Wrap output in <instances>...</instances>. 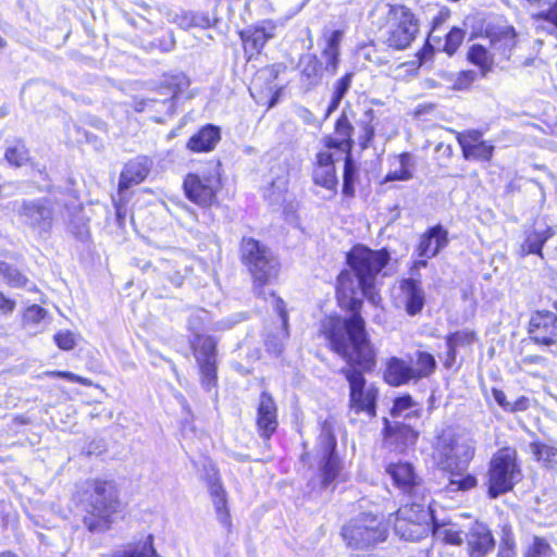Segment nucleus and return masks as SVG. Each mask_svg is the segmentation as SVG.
<instances>
[{
  "label": "nucleus",
  "instance_id": "nucleus-1",
  "mask_svg": "<svg viewBox=\"0 0 557 557\" xmlns=\"http://www.w3.org/2000/svg\"><path fill=\"white\" fill-rule=\"evenodd\" d=\"M389 261L385 249L372 250L357 245L347 253L349 270H344L337 277V299L342 308L350 311V317L329 318L323 322V333L332 350L343 357L347 367L341 369L349 384V407L356 413L366 412L370 417L376 413L379 391L374 384H368L363 370L375 363V352L366 332V322L359 310L362 297L377 305L381 300L376 292L377 277Z\"/></svg>",
  "mask_w": 557,
  "mask_h": 557
},
{
  "label": "nucleus",
  "instance_id": "nucleus-2",
  "mask_svg": "<svg viewBox=\"0 0 557 557\" xmlns=\"http://www.w3.org/2000/svg\"><path fill=\"white\" fill-rule=\"evenodd\" d=\"M84 525L92 533L111 528L112 517L119 508L117 488L113 481L92 480L88 482L84 499Z\"/></svg>",
  "mask_w": 557,
  "mask_h": 557
},
{
  "label": "nucleus",
  "instance_id": "nucleus-3",
  "mask_svg": "<svg viewBox=\"0 0 557 557\" xmlns=\"http://www.w3.org/2000/svg\"><path fill=\"white\" fill-rule=\"evenodd\" d=\"M438 465L450 474L446 486L448 492L469 491L473 488L478 480L472 474H463L473 450L468 444L454 440L442 438L438 443Z\"/></svg>",
  "mask_w": 557,
  "mask_h": 557
},
{
  "label": "nucleus",
  "instance_id": "nucleus-4",
  "mask_svg": "<svg viewBox=\"0 0 557 557\" xmlns=\"http://www.w3.org/2000/svg\"><path fill=\"white\" fill-rule=\"evenodd\" d=\"M243 263L253 277V290L267 299L264 287L277 276L280 264L273 252L253 238H244L240 245Z\"/></svg>",
  "mask_w": 557,
  "mask_h": 557
},
{
  "label": "nucleus",
  "instance_id": "nucleus-5",
  "mask_svg": "<svg viewBox=\"0 0 557 557\" xmlns=\"http://www.w3.org/2000/svg\"><path fill=\"white\" fill-rule=\"evenodd\" d=\"M18 222L39 237H48L58 216L57 203L48 197L24 198L14 203Z\"/></svg>",
  "mask_w": 557,
  "mask_h": 557
},
{
  "label": "nucleus",
  "instance_id": "nucleus-6",
  "mask_svg": "<svg viewBox=\"0 0 557 557\" xmlns=\"http://www.w3.org/2000/svg\"><path fill=\"white\" fill-rule=\"evenodd\" d=\"M419 32V22L413 12L404 4H388L383 44L394 50L411 46Z\"/></svg>",
  "mask_w": 557,
  "mask_h": 557
},
{
  "label": "nucleus",
  "instance_id": "nucleus-7",
  "mask_svg": "<svg viewBox=\"0 0 557 557\" xmlns=\"http://www.w3.org/2000/svg\"><path fill=\"white\" fill-rule=\"evenodd\" d=\"M520 476L516 450L509 447L498 450L490 461L487 473L490 498H497L511 491Z\"/></svg>",
  "mask_w": 557,
  "mask_h": 557
},
{
  "label": "nucleus",
  "instance_id": "nucleus-8",
  "mask_svg": "<svg viewBox=\"0 0 557 557\" xmlns=\"http://www.w3.org/2000/svg\"><path fill=\"white\" fill-rule=\"evenodd\" d=\"M434 519L429 505L412 502L397 510L394 529L401 539L414 542L431 532Z\"/></svg>",
  "mask_w": 557,
  "mask_h": 557
},
{
  "label": "nucleus",
  "instance_id": "nucleus-9",
  "mask_svg": "<svg viewBox=\"0 0 557 557\" xmlns=\"http://www.w3.org/2000/svg\"><path fill=\"white\" fill-rule=\"evenodd\" d=\"M347 545L363 549L385 541L387 528L383 519L372 513H361L343 528Z\"/></svg>",
  "mask_w": 557,
  "mask_h": 557
},
{
  "label": "nucleus",
  "instance_id": "nucleus-10",
  "mask_svg": "<svg viewBox=\"0 0 557 557\" xmlns=\"http://www.w3.org/2000/svg\"><path fill=\"white\" fill-rule=\"evenodd\" d=\"M336 437L331 426L325 422L322 425L318 438L317 450L321 459L322 485L327 487L338 475L341 466L339 459L335 454Z\"/></svg>",
  "mask_w": 557,
  "mask_h": 557
},
{
  "label": "nucleus",
  "instance_id": "nucleus-11",
  "mask_svg": "<svg viewBox=\"0 0 557 557\" xmlns=\"http://www.w3.org/2000/svg\"><path fill=\"white\" fill-rule=\"evenodd\" d=\"M193 347L202 385L210 391L216 382V342L212 336L197 335V342L193 343Z\"/></svg>",
  "mask_w": 557,
  "mask_h": 557
},
{
  "label": "nucleus",
  "instance_id": "nucleus-12",
  "mask_svg": "<svg viewBox=\"0 0 557 557\" xmlns=\"http://www.w3.org/2000/svg\"><path fill=\"white\" fill-rule=\"evenodd\" d=\"M385 471L404 494L417 499L424 497L425 487L411 463L392 462L386 466Z\"/></svg>",
  "mask_w": 557,
  "mask_h": 557
},
{
  "label": "nucleus",
  "instance_id": "nucleus-13",
  "mask_svg": "<svg viewBox=\"0 0 557 557\" xmlns=\"http://www.w3.org/2000/svg\"><path fill=\"white\" fill-rule=\"evenodd\" d=\"M183 186L190 201L201 207H208L215 200L219 180L215 176L188 174L184 180Z\"/></svg>",
  "mask_w": 557,
  "mask_h": 557
},
{
  "label": "nucleus",
  "instance_id": "nucleus-14",
  "mask_svg": "<svg viewBox=\"0 0 557 557\" xmlns=\"http://www.w3.org/2000/svg\"><path fill=\"white\" fill-rule=\"evenodd\" d=\"M530 338L544 346L557 344V313L552 311H536L529 321Z\"/></svg>",
  "mask_w": 557,
  "mask_h": 557
},
{
  "label": "nucleus",
  "instance_id": "nucleus-15",
  "mask_svg": "<svg viewBox=\"0 0 557 557\" xmlns=\"http://www.w3.org/2000/svg\"><path fill=\"white\" fill-rule=\"evenodd\" d=\"M465 540L470 557H485L495 546L491 530L479 521L471 523L465 531Z\"/></svg>",
  "mask_w": 557,
  "mask_h": 557
},
{
  "label": "nucleus",
  "instance_id": "nucleus-16",
  "mask_svg": "<svg viewBox=\"0 0 557 557\" xmlns=\"http://www.w3.org/2000/svg\"><path fill=\"white\" fill-rule=\"evenodd\" d=\"M486 38L495 55H499L505 60L510 58L511 51L517 44L516 32L511 26L488 27L486 29Z\"/></svg>",
  "mask_w": 557,
  "mask_h": 557
},
{
  "label": "nucleus",
  "instance_id": "nucleus-17",
  "mask_svg": "<svg viewBox=\"0 0 557 557\" xmlns=\"http://www.w3.org/2000/svg\"><path fill=\"white\" fill-rule=\"evenodd\" d=\"M299 84L305 91H311L319 86L323 78V64L314 54H304L298 62Z\"/></svg>",
  "mask_w": 557,
  "mask_h": 557
},
{
  "label": "nucleus",
  "instance_id": "nucleus-18",
  "mask_svg": "<svg viewBox=\"0 0 557 557\" xmlns=\"http://www.w3.org/2000/svg\"><path fill=\"white\" fill-rule=\"evenodd\" d=\"M448 244V232L442 225L429 228L418 245L419 257L431 259L435 257Z\"/></svg>",
  "mask_w": 557,
  "mask_h": 557
},
{
  "label": "nucleus",
  "instance_id": "nucleus-19",
  "mask_svg": "<svg viewBox=\"0 0 557 557\" xmlns=\"http://www.w3.org/2000/svg\"><path fill=\"white\" fill-rule=\"evenodd\" d=\"M269 295L273 298L275 310L281 318L282 329L277 331V333L275 334L268 335L265 339V347L270 354L274 356H280L284 349L285 341L289 336L288 315L284 301L281 298L276 297L272 292L269 293Z\"/></svg>",
  "mask_w": 557,
  "mask_h": 557
},
{
  "label": "nucleus",
  "instance_id": "nucleus-20",
  "mask_svg": "<svg viewBox=\"0 0 557 557\" xmlns=\"http://www.w3.org/2000/svg\"><path fill=\"white\" fill-rule=\"evenodd\" d=\"M257 425L262 437L269 440L276 430V405L267 392L260 395Z\"/></svg>",
  "mask_w": 557,
  "mask_h": 557
},
{
  "label": "nucleus",
  "instance_id": "nucleus-21",
  "mask_svg": "<svg viewBox=\"0 0 557 557\" xmlns=\"http://www.w3.org/2000/svg\"><path fill=\"white\" fill-rule=\"evenodd\" d=\"M151 161L147 157H138L131 160L121 173L119 187L127 189L132 185L141 183L149 174Z\"/></svg>",
  "mask_w": 557,
  "mask_h": 557
},
{
  "label": "nucleus",
  "instance_id": "nucleus-22",
  "mask_svg": "<svg viewBox=\"0 0 557 557\" xmlns=\"http://www.w3.org/2000/svg\"><path fill=\"white\" fill-rule=\"evenodd\" d=\"M404 305L409 315H416L424 306V290L419 281L406 278L400 282Z\"/></svg>",
  "mask_w": 557,
  "mask_h": 557
},
{
  "label": "nucleus",
  "instance_id": "nucleus-23",
  "mask_svg": "<svg viewBox=\"0 0 557 557\" xmlns=\"http://www.w3.org/2000/svg\"><path fill=\"white\" fill-rule=\"evenodd\" d=\"M384 377L389 385L400 386L417 379V371L406 361L393 357L387 362Z\"/></svg>",
  "mask_w": 557,
  "mask_h": 557
},
{
  "label": "nucleus",
  "instance_id": "nucleus-24",
  "mask_svg": "<svg viewBox=\"0 0 557 557\" xmlns=\"http://www.w3.org/2000/svg\"><path fill=\"white\" fill-rule=\"evenodd\" d=\"M220 139V128L212 124H208L189 138L187 141V148L194 152H208L215 148Z\"/></svg>",
  "mask_w": 557,
  "mask_h": 557
},
{
  "label": "nucleus",
  "instance_id": "nucleus-25",
  "mask_svg": "<svg viewBox=\"0 0 557 557\" xmlns=\"http://www.w3.org/2000/svg\"><path fill=\"white\" fill-rule=\"evenodd\" d=\"M354 127L349 122L345 112L341 114L335 123V135L336 137H326L325 146L331 149H338L342 151H350L352 148V135Z\"/></svg>",
  "mask_w": 557,
  "mask_h": 557
},
{
  "label": "nucleus",
  "instance_id": "nucleus-26",
  "mask_svg": "<svg viewBox=\"0 0 557 557\" xmlns=\"http://www.w3.org/2000/svg\"><path fill=\"white\" fill-rule=\"evenodd\" d=\"M384 433L388 441L396 443L399 447L413 445L418 438V433L408 424L400 421L391 423L387 419H385Z\"/></svg>",
  "mask_w": 557,
  "mask_h": 557
},
{
  "label": "nucleus",
  "instance_id": "nucleus-27",
  "mask_svg": "<svg viewBox=\"0 0 557 557\" xmlns=\"http://www.w3.org/2000/svg\"><path fill=\"white\" fill-rule=\"evenodd\" d=\"M392 166L394 169L386 174L384 182L409 181L413 177L416 158L409 152H403L395 157Z\"/></svg>",
  "mask_w": 557,
  "mask_h": 557
},
{
  "label": "nucleus",
  "instance_id": "nucleus-28",
  "mask_svg": "<svg viewBox=\"0 0 557 557\" xmlns=\"http://www.w3.org/2000/svg\"><path fill=\"white\" fill-rule=\"evenodd\" d=\"M275 26L267 23L242 33L243 41L246 46L259 51L264 47L267 41L274 37Z\"/></svg>",
  "mask_w": 557,
  "mask_h": 557
},
{
  "label": "nucleus",
  "instance_id": "nucleus-29",
  "mask_svg": "<svg viewBox=\"0 0 557 557\" xmlns=\"http://www.w3.org/2000/svg\"><path fill=\"white\" fill-rule=\"evenodd\" d=\"M552 236L550 230H534L527 233L524 242L520 245L518 255L525 257L530 253H542V247L545 242Z\"/></svg>",
  "mask_w": 557,
  "mask_h": 557
},
{
  "label": "nucleus",
  "instance_id": "nucleus-30",
  "mask_svg": "<svg viewBox=\"0 0 557 557\" xmlns=\"http://www.w3.org/2000/svg\"><path fill=\"white\" fill-rule=\"evenodd\" d=\"M475 339V333L467 329L450 333L446 337L448 360L455 361L457 349L472 345Z\"/></svg>",
  "mask_w": 557,
  "mask_h": 557
},
{
  "label": "nucleus",
  "instance_id": "nucleus-31",
  "mask_svg": "<svg viewBox=\"0 0 557 557\" xmlns=\"http://www.w3.org/2000/svg\"><path fill=\"white\" fill-rule=\"evenodd\" d=\"M495 57L493 50L490 51L487 47L481 44L471 46L468 51L469 61L479 66L483 75L492 70Z\"/></svg>",
  "mask_w": 557,
  "mask_h": 557
},
{
  "label": "nucleus",
  "instance_id": "nucleus-32",
  "mask_svg": "<svg viewBox=\"0 0 557 557\" xmlns=\"http://www.w3.org/2000/svg\"><path fill=\"white\" fill-rule=\"evenodd\" d=\"M431 532L446 544L461 545L465 541V532L451 523H438L436 518L433 521Z\"/></svg>",
  "mask_w": 557,
  "mask_h": 557
},
{
  "label": "nucleus",
  "instance_id": "nucleus-33",
  "mask_svg": "<svg viewBox=\"0 0 557 557\" xmlns=\"http://www.w3.org/2000/svg\"><path fill=\"white\" fill-rule=\"evenodd\" d=\"M533 20L537 34L546 33L555 36L557 30V0L549 9L533 15Z\"/></svg>",
  "mask_w": 557,
  "mask_h": 557
},
{
  "label": "nucleus",
  "instance_id": "nucleus-34",
  "mask_svg": "<svg viewBox=\"0 0 557 557\" xmlns=\"http://www.w3.org/2000/svg\"><path fill=\"white\" fill-rule=\"evenodd\" d=\"M419 411V405L413 401L410 395H404L394 400L391 416L394 419H411L416 418Z\"/></svg>",
  "mask_w": 557,
  "mask_h": 557
},
{
  "label": "nucleus",
  "instance_id": "nucleus-35",
  "mask_svg": "<svg viewBox=\"0 0 557 557\" xmlns=\"http://www.w3.org/2000/svg\"><path fill=\"white\" fill-rule=\"evenodd\" d=\"M374 111L368 109L363 112L360 119L357 121V126L361 129L362 134L359 137V145L362 149H367L374 138L375 126H374Z\"/></svg>",
  "mask_w": 557,
  "mask_h": 557
},
{
  "label": "nucleus",
  "instance_id": "nucleus-36",
  "mask_svg": "<svg viewBox=\"0 0 557 557\" xmlns=\"http://www.w3.org/2000/svg\"><path fill=\"white\" fill-rule=\"evenodd\" d=\"M354 73H346L334 85V91L326 109L324 119H327L339 106L341 101L350 88Z\"/></svg>",
  "mask_w": 557,
  "mask_h": 557
},
{
  "label": "nucleus",
  "instance_id": "nucleus-37",
  "mask_svg": "<svg viewBox=\"0 0 557 557\" xmlns=\"http://www.w3.org/2000/svg\"><path fill=\"white\" fill-rule=\"evenodd\" d=\"M531 453L535 459L546 468H554L557 465V448L544 443H532Z\"/></svg>",
  "mask_w": 557,
  "mask_h": 557
},
{
  "label": "nucleus",
  "instance_id": "nucleus-38",
  "mask_svg": "<svg viewBox=\"0 0 557 557\" xmlns=\"http://www.w3.org/2000/svg\"><path fill=\"white\" fill-rule=\"evenodd\" d=\"M312 180L315 185L321 186L332 194H335L337 187V177L335 166L322 168L315 166L312 173Z\"/></svg>",
  "mask_w": 557,
  "mask_h": 557
},
{
  "label": "nucleus",
  "instance_id": "nucleus-39",
  "mask_svg": "<svg viewBox=\"0 0 557 557\" xmlns=\"http://www.w3.org/2000/svg\"><path fill=\"white\" fill-rule=\"evenodd\" d=\"M157 269L172 285L180 287L183 284L184 274L176 260H160Z\"/></svg>",
  "mask_w": 557,
  "mask_h": 557
},
{
  "label": "nucleus",
  "instance_id": "nucleus-40",
  "mask_svg": "<svg viewBox=\"0 0 557 557\" xmlns=\"http://www.w3.org/2000/svg\"><path fill=\"white\" fill-rule=\"evenodd\" d=\"M516 540L513 532L509 525L502 529L500 544L497 557H516Z\"/></svg>",
  "mask_w": 557,
  "mask_h": 557
},
{
  "label": "nucleus",
  "instance_id": "nucleus-41",
  "mask_svg": "<svg viewBox=\"0 0 557 557\" xmlns=\"http://www.w3.org/2000/svg\"><path fill=\"white\" fill-rule=\"evenodd\" d=\"M152 541V535H149L147 540L134 550H116L113 557H159L153 548Z\"/></svg>",
  "mask_w": 557,
  "mask_h": 557
},
{
  "label": "nucleus",
  "instance_id": "nucleus-42",
  "mask_svg": "<svg viewBox=\"0 0 557 557\" xmlns=\"http://www.w3.org/2000/svg\"><path fill=\"white\" fill-rule=\"evenodd\" d=\"M554 549L549 543L540 536H534L532 544L524 553V557H553Z\"/></svg>",
  "mask_w": 557,
  "mask_h": 557
},
{
  "label": "nucleus",
  "instance_id": "nucleus-43",
  "mask_svg": "<svg viewBox=\"0 0 557 557\" xmlns=\"http://www.w3.org/2000/svg\"><path fill=\"white\" fill-rule=\"evenodd\" d=\"M494 152V146L487 141H482L474 146L472 149L463 152V158L467 160L490 161Z\"/></svg>",
  "mask_w": 557,
  "mask_h": 557
},
{
  "label": "nucleus",
  "instance_id": "nucleus-44",
  "mask_svg": "<svg viewBox=\"0 0 557 557\" xmlns=\"http://www.w3.org/2000/svg\"><path fill=\"white\" fill-rule=\"evenodd\" d=\"M417 366L418 368L414 370L417 371V379H420L429 376L434 372L436 368V361L431 354L419 351L417 356Z\"/></svg>",
  "mask_w": 557,
  "mask_h": 557
},
{
  "label": "nucleus",
  "instance_id": "nucleus-45",
  "mask_svg": "<svg viewBox=\"0 0 557 557\" xmlns=\"http://www.w3.org/2000/svg\"><path fill=\"white\" fill-rule=\"evenodd\" d=\"M357 175V169L356 165L348 153L345 159V166H344V184H343V193L346 196L354 195L355 188L354 183Z\"/></svg>",
  "mask_w": 557,
  "mask_h": 557
},
{
  "label": "nucleus",
  "instance_id": "nucleus-46",
  "mask_svg": "<svg viewBox=\"0 0 557 557\" xmlns=\"http://www.w3.org/2000/svg\"><path fill=\"white\" fill-rule=\"evenodd\" d=\"M5 159L12 165L22 166L28 161L29 153L24 145L16 144L7 149Z\"/></svg>",
  "mask_w": 557,
  "mask_h": 557
},
{
  "label": "nucleus",
  "instance_id": "nucleus-47",
  "mask_svg": "<svg viewBox=\"0 0 557 557\" xmlns=\"http://www.w3.org/2000/svg\"><path fill=\"white\" fill-rule=\"evenodd\" d=\"M0 273H2L3 277L13 287H23L27 283V278L23 275L17 269L7 264H0Z\"/></svg>",
  "mask_w": 557,
  "mask_h": 557
},
{
  "label": "nucleus",
  "instance_id": "nucleus-48",
  "mask_svg": "<svg viewBox=\"0 0 557 557\" xmlns=\"http://www.w3.org/2000/svg\"><path fill=\"white\" fill-rule=\"evenodd\" d=\"M457 140L463 153L483 141L482 133L474 129L465 133H458Z\"/></svg>",
  "mask_w": 557,
  "mask_h": 557
},
{
  "label": "nucleus",
  "instance_id": "nucleus-49",
  "mask_svg": "<svg viewBox=\"0 0 557 557\" xmlns=\"http://www.w3.org/2000/svg\"><path fill=\"white\" fill-rule=\"evenodd\" d=\"M211 502L214 506L219 521L223 525L230 527L231 520H230V512L227 509V494H223V496L211 498Z\"/></svg>",
  "mask_w": 557,
  "mask_h": 557
},
{
  "label": "nucleus",
  "instance_id": "nucleus-50",
  "mask_svg": "<svg viewBox=\"0 0 557 557\" xmlns=\"http://www.w3.org/2000/svg\"><path fill=\"white\" fill-rule=\"evenodd\" d=\"M465 37V33L461 28L454 27L446 35L444 51L448 54H454L458 47L461 45Z\"/></svg>",
  "mask_w": 557,
  "mask_h": 557
},
{
  "label": "nucleus",
  "instance_id": "nucleus-51",
  "mask_svg": "<svg viewBox=\"0 0 557 557\" xmlns=\"http://www.w3.org/2000/svg\"><path fill=\"white\" fill-rule=\"evenodd\" d=\"M46 317V310L38 305H33L24 312V324L26 326H35L39 324Z\"/></svg>",
  "mask_w": 557,
  "mask_h": 557
},
{
  "label": "nucleus",
  "instance_id": "nucleus-52",
  "mask_svg": "<svg viewBox=\"0 0 557 557\" xmlns=\"http://www.w3.org/2000/svg\"><path fill=\"white\" fill-rule=\"evenodd\" d=\"M322 57L325 60V65L323 66V72L325 71L330 75H334L338 69L339 51H335L333 48L324 49L322 52Z\"/></svg>",
  "mask_w": 557,
  "mask_h": 557
},
{
  "label": "nucleus",
  "instance_id": "nucleus-53",
  "mask_svg": "<svg viewBox=\"0 0 557 557\" xmlns=\"http://www.w3.org/2000/svg\"><path fill=\"white\" fill-rule=\"evenodd\" d=\"M207 485L210 498L223 496V494H227L224 486L221 483L220 476L215 471L213 473L208 474L207 476Z\"/></svg>",
  "mask_w": 557,
  "mask_h": 557
},
{
  "label": "nucleus",
  "instance_id": "nucleus-54",
  "mask_svg": "<svg viewBox=\"0 0 557 557\" xmlns=\"http://www.w3.org/2000/svg\"><path fill=\"white\" fill-rule=\"evenodd\" d=\"M54 342L58 347L63 350H71L75 346L74 334L69 331L57 333L54 335Z\"/></svg>",
  "mask_w": 557,
  "mask_h": 557
},
{
  "label": "nucleus",
  "instance_id": "nucleus-55",
  "mask_svg": "<svg viewBox=\"0 0 557 557\" xmlns=\"http://www.w3.org/2000/svg\"><path fill=\"white\" fill-rule=\"evenodd\" d=\"M48 375L52 376V377H63L71 382L81 383L83 385H90V382L87 379L76 375L75 373H72V372L52 371V372H48Z\"/></svg>",
  "mask_w": 557,
  "mask_h": 557
},
{
  "label": "nucleus",
  "instance_id": "nucleus-56",
  "mask_svg": "<svg viewBox=\"0 0 557 557\" xmlns=\"http://www.w3.org/2000/svg\"><path fill=\"white\" fill-rule=\"evenodd\" d=\"M194 27L202 29L209 28L213 25V20L206 13L194 12Z\"/></svg>",
  "mask_w": 557,
  "mask_h": 557
},
{
  "label": "nucleus",
  "instance_id": "nucleus-57",
  "mask_svg": "<svg viewBox=\"0 0 557 557\" xmlns=\"http://www.w3.org/2000/svg\"><path fill=\"white\" fill-rule=\"evenodd\" d=\"M296 114L300 120H302L308 125H314L317 123L314 114L306 107H297Z\"/></svg>",
  "mask_w": 557,
  "mask_h": 557
},
{
  "label": "nucleus",
  "instance_id": "nucleus-58",
  "mask_svg": "<svg viewBox=\"0 0 557 557\" xmlns=\"http://www.w3.org/2000/svg\"><path fill=\"white\" fill-rule=\"evenodd\" d=\"M315 166L332 168L334 166L333 154L330 151H321L317 154Z\"/></svg>",
  "mask_w": 557,
  "mask_h": 557
},
{
  "label": "nucleus",
  "instance_id": "nucleus-59",
  "mask_svg": "<svg viewBox=\"0 0 557 557\" xmlns=\"http://www.w3.org/2000/svg\"><path fill=\"white\" fill-rule=\"evenodd\" d=\"M530 399L525 396L518 397L513 403H510L509 412L525 411L529 408Z\"/></svg>",
  "mask_w": 557,
  "mask_h": 557
},
{
  "label": "nucleus",
  "instance_id": "nucleus-60",
  "mask_svg": "<svg viewBox=\"0 0 557 557\" xmlns=\"http://www.w3.org/2000/svg\"><path fill=\"white\" fill-rule=\"evenodd\" d=\"M15 309V301L4 296V294L0 293V312L2 314H10Z\"/></svg>",
  "mask_w": 557,
  "mask_h": 557
},
{
  "label": "nucleus",
  "instance_id": "nucleus-61",
  "mask_svg": "<svg viewBox=\"0 0 557 557\" xmlns=\"http://www.w3.org/2000/svg\"><path fill=\"white\" fill-rule=\"evenodd\" d=\"M194 12H183L182 14L176 16V22L182 28H191L194 27Z\"/></svg>",
  "mask_w": 557,
  "mask_h": 557
},
{
  "label": "nucleus",
  "instance_id": "nucleus-62",
  "mask_svg": "<svg viewBox=\"0 0 557 557\" xmlns=\"http://www.w3.org/2000/svg\"><path fill=\"white\" fill-rule=\"evenodd\" d=\"M492 395L495 401L506 411L509 410L510 401L507 400L506 395L498 388H492Z\"/></svg>",
  "mask_w": 557,
  "mask_h": 557
},
{
  "label": "nucleus",
  "instance_id": "nucleus-63",
  "mask_svg": "<svg viewBox=\"0 0 557 557\" xmlns=\"http://www.w3.org/2000/svg\"><path fill=\"white\" fill-rule=\"evenodd\" d=\"M341 38H342L341 30L332 32L331 36L327 39L326 47L324 49L333 48L335 51H339L338 46H339Z\"/></svg>",
  "mask_w": 557,
  "mask_h": 557
},
{
  "label": "nucleus",
  "instance_id": "nucleus-64",
  "mask_svg": "<svg viewBox=\"0 0 557 557\" xmlns=\"http://www.w3.org/2000/svg\"><path fill=\"white\" fill-rule=\"evenodd\" d=\"M272 187L277 188L280 191H283L285 188V182L284 181H274V182H272Z\"/></svg>",
  "mask_w": 557,
  "mask_h": 557
}]
</instances>
